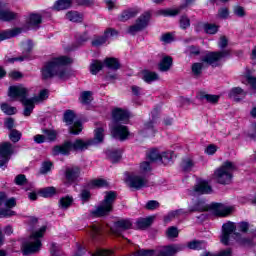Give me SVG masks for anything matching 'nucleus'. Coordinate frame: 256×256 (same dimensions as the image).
<instances>
[{"instance_id": "c9c22d12", "label": "nucleus", "mask_w": 256, "mask_h": 256, "mask_svg": "<svg viewBox=\"0 0 256 256\" xmlns=\"http://www.w3.org/2000/svg\"><path fill=\"white\" fill-rule=\"evenodd\" d=\"M43 23V16L39 13H31L29 15L28 24L30 27H39Z\"/></svg>"}, {"instance_id": "f03ea898", "label": "nucleus", "mask_w": 256, "mask_h": 256, "mask_svg": "<svg viewBox=\"0 0 256 256\" xmlns=\"http://www.w3.org/2000/svg\"><path fill=\"white\" fill-rule=\"evenodd\" d=\"M115 201H117V192L113 190L106 191L104 199L100 202V205L91 212L93 217H109L115 209Z\"/></svg>"}, {"instance_id": "4d7b16f0", "label": "nucleus", "mask_w": 256, "mask_h": 256, "mask_svg": "<svg viewBox=\"0 0 256 256\" xmlns=\"http://www.w3.org/2000/svg\"><path fill=\"white\" fill-rule=\"evenodd\" d=\"M55 77H58L61 81H67L69 79V72L65 68L56 69Z\"/></svg>"}, {"instance_id": "dca6fc26", "label": "nucleus", "mask_w": 256, "mask_h": 256, "mask_svg": "<svg viewBox=\"0 0 256 256\" xmlns=\"http://www.w3.org/2000/svg\"><path fill=\"white\" fill-rule=\"evenodd\" d=\"M133 228V222L129 218H122L114 222V228L111 230L115 235H121L123 231H129Z\"/></svg>"}, {"instance_id": "de8ad7c7", "label": "nucleus", "mask_w": 256, "mask_h": 256, "mask_svg": "<svg viewBox=\"0 0 256 256\" xmlns=\"http://www.w3.org/2000/svg\"><path fill=\"white\" fill-rule=\"evenodd\" d=\"M160 161L163 165H169L173 161V152L164 151L160 154Z\"/></svg>"}, {"instance_id": "49530a36", "label": "nucleus", "mask_w": 256, "mask_h": 256, "mask_svg": "<svg viewBox=\"0 0 256 256\" xmlns=\"http://www.w3.org/2000/svg\"><path fill=\"white\" fill-rule=\"evenodd\" d=\"M179 13H181V8L165 9V10L158 11V15H163L164 17H177Z\"/></svg>"}, {"instance_id": "20e7f679", "label": "nucleus", "mask_w": 256, "mask_h": 256, "mask_svg": "<svg viewBox=\"0 0 256 256\" xmlns=\"http://www.w3.org/2000/svg\"><path fill=\"white\" fill-rule=\"evenodd\" d=\"M47 232V226H42L40 229L34 231L30 235V239H34V242H23L22 243V254L24 256L33 255L34 253H38L41 251V247H43V243L41 242V238L44 237Z\"/></svg>"}, {"instance_id": "c03bdc74", "label": "nucleus", "mask_w": 256, "mask_h": 256, "mask_svg": "<svg viewBox=\"0 0 256 256\" xmlns=\"http://www.w3.org/2000/svg\"><path fill=\"white\" fill-rule=\"evenodd\" d=\"M103 67H105V63L101 62V60H93V63L90 65L91 75H97L99 71L103 70Z\"/></svg>"}, {"instance_id": "f257e3e1", "label": "nucleus", "mask_w": 256, "mask_h": 256, "mask_svg": "<svg viewBox=\"0 0 256 256\" xmlns=\"http://www.w3.org/2000/svg\"><path fill=\"white\" fill-rule=\"evenodd\" d=\"M105 141V128L98 127L94 130V138L84 141L81 138L76 139L74 142L70 140H65L60 145H55L52 148L51 155L53 157H58V155H63L64 157H69L71 151H87L92 145H99Z\"/></svg>"}, {"instance_id": "7c9ffc66", "label": "nucleus", "mask_w": 256, "mask_h": 256, "mask_svg": "<svg viewBox=\"0 0 256 256\" xmlns=\"http://www.w3.org/2000/svg\"><path fill=\"white\" fill-rule=\"evenodd\" d=\"M13 154V144L11 142H3L0 144V157H7L11 159Z\"/></svg>"}, {"instance_id": "bb28decb", "label": "nucleus", "mask_w": 256, "mask_h": 256, "mask_svg": "<svg viewBox=\"0 0 256 256\" xmlns=\"http://www.w3.org/2000/svg\"><path fill=\"white\" fill-rule=\"evenodd\" d=\"M245 95L247 94L245 93V90H243V88L241 87H233L228 93V97L230 99H234L236 103H239V101H243Z\"/></svg>"}, {"instance_id": "b1692460", "label": "nucleus", "mask_w": 256, "mask_h": 256, "mask_svg": "<svg viewBox=\"0 0 256 256\" xmlns=\"http://www.w3.org/2000/svg\"><path fill=\"white\" fill-rule=\"evenodd\" d=\"M20 103L24 106V117H31V113H33V109H35V99L32 98H24Z\"/></svg>"}, {"instance_id": "72a5a7b5", "label": "nucleus", "mask_w": 256, "mask_h": 256, "mask_svg": "<svg viewBox=\"0 0 256 256\" xmlns=\"http://www.w3.org/2000/svg\"><path fill=\"white\" fill-rule=\"evenodd\" d=\"M234 239L238 245L242 247H253V239L245 238L241 235V233H234Z\"/></svg>"}, {"instance_id": "6e6552de", "label": "nucleus", "mask_w": 256, "mask_h": 256, "mask_svg": "<svg viewBox=\"0 0 256 256\" xmlns=\"http://www.w3.org/2000/svg\"><path fill=\"white\" fill-rule=\"evenodd\" d=\"M149 21H151V12H144L136 19L134 25L129 26L128 33L130 35H135V33H139V31L147 29Z\"/></svg>"}, {"instance_id": "680f3d73", "label": "nucleus", "mask_w": 256, "mask_h": 256, "mask_svg": "<svg viewBox=\"0 0 256 256\" xmlns=\"http://www.w3.org/2000/svg\"><path fill=\"white\" fill-rule=\"evenodd\" d=\"M233 250L231 248H227L225 250L220 251L218 254H213L211 252H205L201 256H232Z\"/></svg>"}, {"instance_id": "0eeeda50", "label": "nucleus", "mask_w": 256, "mask_h": 256, "mask_svg": "<svg viewBox=\"0 0 256 256\" xmlns=\"http://www.w3.org/2000/svg\"><path fill=\"white\" fill-rule=\"evenodd\" d=\"M237 231V225H235V222L228 221L222 225V233L220 235V242L222 245H225L228 247L230 245L231 237L235 239V233Z\"/></svg>"}, {"instance_id": "2eb2a0df", "label": "nucleus", "mask_w": 256, "mask_h": 256, "mask_svg": "<svg viewBox=\"0 0 256 256\" xmlns=\"http://www.w3.org/2000/svg\"><path fill=\"white\" fill-rule=\"evenodd\" d=\"M91 40V36H89V31L85 30L84 32H76L74 35V43L71 46V50L75 51L79 49V47H84L86 43Z\"/></svg>"}, {"instance_id": "79ce46f5", "label": "nucleus", "mask_w": 256, "mask_h": 256, "mask_svg": "<svg viewBox=\"0 0 256 256\" xmlns=\"http://www.w3.org/2000/svg\"><path fill=\"white\" fill-rule=\"evenodd\" d=\"M73 196L66 195L64 197H61L58 201V205L60 209H69L71 205H73Z\"/></svg>"}, {"instance_id": "c756f323", "label": "nucleus", "mask_w": 256, "mask_h": 256, "mask_svg": "<svg viewBox=\"0 0 256 256\" xmlns=\"http://www.w3.org/2000/svg\"><path fill=\"white\" fill-rule=\"evenodd\" d=\"M38 195L44 199H51L57 195V188L55 186H48L38 190Z\"/></svg>"}, {"instance_id": "13d9d810", "label": "nucleus", "mask_w": 256, "mask_h": 256, "mask_svg": "<svg viewBox=\"0 0 256 256\" xmlns=\"http://www.w3.org/2000/svg\"><path fill=\"white\" fill-rule=\"evenodd\" d=\"M33 52V42L28 41L27 47L22 51V57H26V61H31V53Z\"/></svg>"}, {"instance_id": "9b49d317", "label": "nucleus", "mask_w": 256, "mask_h": 256, "mask_svg": "<svg viewBox=\"0 0 256 256\" xmlns=\"http://www.w3.org/2000/svg\"><path fill=\"white\" fill-rule=\"evenodd\" d=\"M79 177H81V168L79 166L66 167L64 171L66 185H74V183H78Z\"/></svg>"}, {"instance_id": "f704fd0d", "label": "nucleus", "mask_w": 256, "mask_h": 256, "mask_svg": "<svg viewBox=\"0 0 256 256\" xmlns=\"http://www.w3.org/2000/svg\"><path fill=\"white\" fill-rule=\"evenodd\" d=\"M202 27L206 35H217V33H219L220 26L215 23L205 22L202 23Z\"/></svg>"}, {"instance_id": "393cba45", "label": "nucleus", "mask_w": 256, "mask_h": 256, "mask_svg": "<svg viewBox=\"0 0 256 256\" xmlns=\"http://www.w3.org/2000/svg\"><path fill=\"white\" fill-rule=\"evenodd\" d=\"M139 11L135 10V8H128L126 10H123L119 15H118V21L121 23H125L129 21V19H133L137 17Z\"/></svg>"}, {"instance_id": "8fccbe9b", "label": "nucleus", "mask_w": 256, "mask_h": 256, "mask_svg": "<svg viewBox=\"0 0 256 256\" xmlns=\"http://www.w3.org/2000/svg\"><path fill=\"white\" fill-rule=\"evenodd\" d=\"M180 29L183 31H187L189 27H191V19H189V16L187 14H184L180 17L179 20Z\"/></svg>"}, {"instance_id": "473e14b6", "label": "nucleus", "mask_w": 256, "mask_h": 256, "mask_svg": "<svg viewBox=\"0 0 256 256\" xmlns=\"http://www.w3.org/2000/svg\"><path fill=\"white\" fill-rule=\"evenodd\" d=\"M153 221H155V216L140 218L136 221V227H138V229H148V227L153 225Z\"/></svg>"}, {"instance_id": "e2e57ef3", "label": "nucleus", "mask_w": 256, "mask_h": 256, "mask_svg": "<svg viewBox=\"0 0 256 256\" xmlns=\"http://www.w3.org/2000/svg\"><path fill=\"white\" fill-rule=\"evenodd\" d=\"M188 249H192V251H201L203 249V241H190L188 243Z\"/></svg>"}, {"instance_id": "1a4fd4ad", "label": "nucleus", "mask_w": 256, "mask_h": 256, "mask_svg": "<svg viewBox=\"0 0 256 256\" xmlns=\"http://www.w3.org/2000/svg\"><path fill=\"white\" fill-rule=\"evenodd\" d=\"M119 35V31L114 28H107L104 31L103 35H94L91 45L92 47H103L105 43H107L109 37H117Z\"/></svg>"}, {"instance_id": "e433bc0d", "label": "nucleus", "mask_w": 256, "mask_h": 256, "mask_svg": "<svg viewBox=\"0 0 256 256\" xmlns=\"http://www.w3.org/2000/svg\"><path fill=\"white\" fill-rule=\"evenodd\" d=\"M142 75V79L145 83H153V81H158L159 79V74L149 70H143Z\"/></svg>"}, {"instance_id": "864d4df0", "label": "nucleus", "mask_w": 256, "mask_h": 256, "mask_svg": "<svg viewBox=\"0 0 256 256\" xmlns=\"http://www.w3.org/2000/svg\"><path fill=\"white\" fill-rule=\"evenodd\" d=\"M192 73L194 77H200L203 73V63L195 62L191 67Z\"/></svg>"}, {"instance_id": "a878e982", "label": "nucleus", "mask_w": 256, "mask_h": 256, "mask_svg": "<svg viewBox=\"0 0 256 256\" xmlns=\"http://www.w3.org/2000/svg\"><path fill=\"white\" fill-rule=\"evenodd\" d=\"M105 153L107 159L113 164L119 163L123 157V151H121V149H107Z\"/></svg>"}, {"instance_id": "2f4dec72", "label": "nucleus", "mask_w": 256, "mask_h": 256, "mask_svg": "<svg viewBox=\"0 0 256 256\" xmlns=\"http://www.w3.org/2000/svg\"><path fill=\"white\" fill-rule=\"evenodd\" d=\"M90 237L94 243H97L103 239V229L100 226L93 225L90 230Z\"/></svg>"}, {"instance_id": "6e6d98bb", "label": "nucleus", "mask_w": 256, "mask_h": 256, "mask_svg": "<svg viewBox=\"0 0 256 256\" xmlns=\"http://www.w3.org/2000/svg\"><path fill=\"white\" fill-rule=\"evenodd\" d=\"M70 7L71 6L64 0H58L53 5L55 11H65V9H69Z\"/></svg>"}, {"instance_id": "7ed1b4c3", "label": "nucleus", "mask_w": 256, "mask_h": 256, "mask_svg": "<svg viewBox=\"0 0 256 256\" xmlns=\"http://www.w3.org/2000/svg\"><path fill=\"white\" fill-rule=\"evenodd\" d=\"M71 63H73V60L68 56L52 58V60L46 62L41 69L43 81L53 79L56 75L57 67H65V65H71Z\"/></svg>"}, {"instance_id": "ea45409f", "label": "nucleus", "mask_w": 256, "mask_h": 256, "mask_svg": "<svg viewBox=\"0 0 256 256\" xmlns=\"http://www.w3.org/2000/svg\"><path fill=\"white\" fill-rule=\"evenodd\" d=\"M76 118L77 114L71 109L66 110L63 114V122L66 123V125H73Z\"/></svg>"}, {"instance_id": "774afa93", "label": "nucleus", "mask_w": 256, "mask_h": 256, "mask_svg": "<svg viewBox=\"0 0 256 256\" xmlns=\"http://www.w3.org/2000/svg\"><path fill=\"white\" fill-rule=\"evenodd\" d=\"M194 165L195 164L193 163V160H191V159L183 160L181 163L182 171H184V173H187V171H191V168Z\"/></svg>"}, {"instance_id": "09e8293b", "label": "nucleus", "mask_w": 256, "mask_h": 256, "mask_svg": "<svg viewBox=\"0 0 256 256\" xmlns=\"http://www.w3.org/2000/svg\"><path fill=\"white\" fill-rule=\"evenodd\" d=\"M51 169H53V162L50 160L44 161L39 169V173L40 175H47V173H51Z\"/></svg>"}, {"instance_id": "f3484780", "label": "nucleus", "mask_w": 256, "mask_h": 256, "mask_svg": "<svg viewBox=\"0 0 256 256\" xmlns=\"http://www.w3.org/2000/svg\"><path fill=\"white\" fill-rule=\"evenodd\" d=\"M103 187H109V182L103 178L92 179L82 185V189H88V191L103 189Z\"/></svg>"}, {"instance_id": "6ab92c4d", "label": "nucleus", "mask_w": 256, "mask_h": 256, "mask_svg": "<svg viewBox=\"0 0 256 256\" xmlns=\"http://www.w3.org/2000/svg\"><path fill=\"white\" fill-rule=\"evenodd\" d=\"M112 119L114 121V125L127 123V121H129V112L122 108H116L112 111Z\"/></svg>"}, {"instance_id": "0e129e2a", "label": "nucleus", "mask_w": 256, "mask_h": 256, "mask_svg": "<svg viewBox=\"0 0 256 256\" xmlns=\"http://www.w3.org/2000/svg\"><path fill=\"white\" fill-rule=\"evenodd\" d=\"M166 236L168 237V239H175L179 237V229L175 226L168 227L166 231Z\"/></svg>"}, {"instance_id": "423d86ee", "label": "nucleus", "mask_w": 256, "mask_h": 256, "mask_svg": "<svg viewBox=\"0 0 256 256\" xmlns=\"http://www.w3.org/2000/svg\"><path fill=\"white\" fill-rule=\"evenodd\" d=\"M225 57H231V50L210 51L202 58V62L211 65V67H221L219 61Z\"/></svg>"}, {"instance_id": "a211bd4d", "label": "nucleus", "mask_w": 256, "mask_h": 256, "mask_svg": "<svg viewBox=\"0 0 256 256\" xmlns=\"http://www.w3.org/2000/svg\"><path fill=\"white\" fill-rule=\"evenodd\" d=\"M193 191L198 195H211L213 193V187L209 185L207 180H199L194 186Z\"/></svg>"}, {"instance_id": "cd10ccee", "label": "nucleus", "mask_w": 256, "mask_h": 256, "mask_svg": "<svg viewBox=\"0 0 256 256\" xmlns=\"http://www.w3.org/2000/svg\"><path fill=\"white\" fill-rule=\"evenodd\" d=\"M173 67V57L164 56L158 64V70L161 73H167Z\"/></svg>"}, {"instance_id": "9d476101", "label": "nucleus", "mask_w": 256, "mask_h": 256, "mask_svg": "<svg viewBox=\"0 0 256 256\" xmlns=\"http://www.w3.org/2000/svg\"><path fill=\"white\" fill-rule=\"evenodd\" d=\"M19 14L9 9V3L0 0V21L3 23H11V21L17 20Z\"/></svg>"}, {"instance_id": "4c0bfd02", "label": "nucleus", "mask_w": 256, "mask_h": 256, "mask_svg": "<svg viewBox=\"0 0 256 256\" xmlns=\"http://www.w3.org/2000/svg\"><path fill=\"white\" fill-rule=\"evenodd\" d=\"M66 19L72 23H83V14L77 11H69L66 13Z\"/></svg>"}, {"instance_id": "a18cd8bd", "label": "nucleus", "mask_w": 256, "mask_h": 256, "mask_svg": "<svg viewBox=\"0 0 256 256\" xmlns=\"http://www.w3.org/2000/svg\"><path fill=\"white\" fill-rule=\"evenodd\" d=\"M42 133L46 135V139L49 141V143H53L57 141V131L49 128L42 129Z\"/></svg>"}, {"instance_id": "39448f33", "label": "nucleus", "mask_w": 256, "mask_h": 256, "mask_svg": "<svg viewBox=\"0 0 256 256\" xmlns=\"http://www.w3.org/2000/svg\"><path fill=\"white\" fill-rule=\"evenodd\" d=\"M237 169L235 163L226 160L222 165L215 170L214 175L216 177L217 183L220 185H230L233 181V172Z\"/></svg>"}, {"instance_id": "aec40b11", "label": "nucleus", "mask_w": 256, "mask_h": 256, "mask_svg": "<svg viewBox=\"0 0 256 256\" xmlns=\"http://www.w3.org/2000/svg\"><path fill=\"white\" fill-rule=\"evenodd\" d=\"M128 183L129 187L131 189H135L136 191L143 189V187H147V179L139 175L129 176Z\"/></svg>"}, {"instance_id": "c85d7f7f", "label": "nucleus", "mask_w": 256, "mask_h": 256, "mask_svg": "<svg viewBox=\"0 0 256 256\" xmlns=\"http://www.w3.org/2000/svg\"><path fill=\"white\" fill-rule=\"evenodd\" d=\"M104 66L111 71H119L121 69V62L115 57H106L104 59Z\"/></svg>"}, {"instance_id": "4be33fe9", "label": "nucleus", "mask_w": 256, "mask_h": 256, "mask_svg": "<svg viewBox=\"0 0 256 256\" xmlns=\"http://www.w3.org/2000/svg\"><path fill=\"white\" fill-rule=\"evenodd\" d=\"M197 99L199 101H205L206 100V102L211 103V105H217V103H219V99H221V96L215 95V94H208L205 91H201V92L198 93Z\"/></svg>"}, {"instance_id": "5fc2aeb1", "label": "nucleus", "mask_w": 256, "mask_h": 256, "mask_svg": "<svg viewBox=\"0 0 256 256\" xmlns=\"http://www.w3.org/2000/svg\"><path fill=\"white\" fill-rule=\"evenodd\" d=\"M79 198L82 201V203H89V201H91V191L82 188L79 194Z\"/></svg>"}, {"instance_id": "69168bd1", "label": "nucleus", "mask_w": 256, "mask_h": 256, "mask_svg": "<svg viewBox=\"0 0 256 256\" xmlns=\"http://www.w3.org/2000/svg\"><path fill=\"white\" fill-rule=\"evenodd\" d=\"M14 183L15 185H19L20 187H23V185H27V176H25V174H18L14 179Z\"/></svg>"}, {"instance_id": "bf43d9fd", "label": "nucleus", "mask_w": 256, "mask_h": 256, "mask_svg": "<svg viewBox=\"0 0 256 256\" xmlns=\"http://www.w3.org/2000/svg\"><path fill=\"white\" fill-rule=\"evenodd\" d=\"M36 103H39V101H45L49 99V90L48 89H42L40 90L38 96L32 97Z\"/></svg>"}, {"instance_id": "052dcab7", "label": "nucleus", "mask_w": 256, "mask_h": 256, "mask_svg": "<svg viewBox=\"0 0 256 256\" xmlns=\"http://www.w3.org/2000/svg\"><path fill=\"white\" fill-rule=\"evenodd\" d=\"M22 134L17 129L10 130L9 139L12 143H19L21 141Z\"/></svg>"}, {"instance_id": "a19ab883", "label": "nucleus", "mask_w": 256, "mask_h": 256, "mask_svg": "<svg viewBox=\"0 0 256 256\" xmlns=\"http://www.w3.org/2000/svg\"><path fill=\"white\" fill-rule=\"evenodd\" d=\"M146 157L150 163H157L161 159V153H159V149L152 148L147 152Z\"/></svg>"}, {"instance_id": "4468645a", "label": "nucleus", "mask_w": 256, "mask_h": 256, "mask_svg": "<svg viewBox=\"0 0 256 256\" xmlns=\"http://www.w3.org/2000/svg\"><path fill=\"white\" fill-rule=\"evenodd\" d=\"M211 211L216 217H229L233 213V207L225 206L223 203L212 202Z\"/></svg>"}, {"instance_id": "37998d69", "label": "nucleus", "mask_w": 256, "mask_h": 256, "mask_svg": "<svg viewBox=\"0 0 256 256\" xmlns=\"http://www.w3.org/2000/svg\"><path fill=\"white\" fill-rule=\"evenodd\" d=\"M178 251L179 249H177L175 245H167L157 254V256H174Z\"/></svg>"}, {"instance_id": "5701e85b", "label": "nucleus", "mask_w": 256, "mask_h": 256, "mask_svg": "<svg viewBox=\"0 0 256 256\" xmlns=\"http://www.w3.org/2000/svg\"><path fill=\"white\" fill-rule=\"evenodd\" d=\"M21 33H23V28L19 27L4 30L3 32H0V43L1 41L12 39V37H17V35H21Z\"/></svg>"}, {"instance_id": "58836bf2", "label": "nucleus", "mask_w": 256, "mask_h": 256, "mask_svg": "<svg viewBox=\"0 0 256 256\" xmlns=\"http://www.w3.org/2000/svg\"><path fill=\"white\" fill-rule=\"evenodd\" d=\"M68 126L70 135H79L83 131V122L81 120H76Z\"/></svg>"}, {"instance_id": "3c124183", "label": "nucleus", "mask_w": 256, "mask_h": 256, "mask_svg": "<svg viewBox=\"0 0 256 256\" xmlns=\"http://www.w3.org/2000/svg\"><path fill=\"white\" fill-rule=\"evenodd\" d=\"M183 213H185V212H183V209H178V210L169 212L166 216H164V223H169V222L173 221V219H175V217H179V215H181Z\"/></svg>"}, {"instance_id": "412c9836", "label": "nucleus", "mask_w": 256, "mask_h": 256, "mask_svg": "<svg viewBox=\"0 0 256 256\" xmlns=\"http://www.w3.org/2000/svg\"><path fill=\"white\" fill-rule=\"evenodd\" d=\"M189 213H205L211 211V204H207L204 199H197L189 208Z\"/></svg>"}, {"instance_id": "ddd939ff", "label": "nucleus", "mask_w": 256, "mask_h": 256, "mask_svg": "<svg viewBox=\"0 0 256 256\" xmlns=\"http://www.w3.org/2000/svg\"><path fill=\"white\" fill-rule=\"evenodd\" d=\"M8 97L11 99H20V103L29 97V90L23 86H10L8 89Z\"/></svg>"}, {"instance_id": "f8f14e48", "label": "nucleus", "mask_w": 256, "mask_h": 256, "mask_svg": "<svg viewBox=\"0 0 256 256\" xmlns=\"http://www.w3.org/2000/svg\"><path fill=\"white\" fill-rule=\"evenodd\" d=\"M111 135L114 139H118V141H127L131 132L129 131V127L122 124H114L111 129Z\"/></svg>"}, {"instance_id": "338daca9", "label": "nucleus", "mask_w": 256, "mask_h": 256, "mask_svg": "<svg viewBox=\"0 0 256 256\" xmlns=\"http://www.w3.org/2000/svg\"><path fill=\"white\" fill-rule=\"evenodd\" d=\"M155 250L153 249H139L135 252L134 256H154Z\"/></svg>"}, {"instance_id": "603ef678", "label": "nucleus", "mask_w": 256, "mask_h": 256, "mask_svg": "<svg viewBox=\"0 0 256 256\" xmlns=\"http://www.w3.org/2000/svg\"><path fill=\"white\" fill-rule=\"evenodd\" d=\"M0 109L5 113V115H15V113H17V108L10 106L5 102L0 105Z\"/></svg>"}]
</instances>
